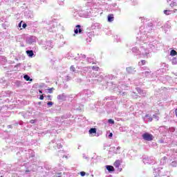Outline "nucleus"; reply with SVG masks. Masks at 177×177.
Instances as JSON below:
<instances>
[{"label":"nucleus","mask_w":177,"mask_h":177,"mask_svg":"<svg viewBox=\"0 0 177 177\" xmlns=\"http://www.w3.org/2000/svg\"><path fill=\"white\" fill-rule=\"evenodd\" d=\"M156 48L153 44H147L144 43L142 44L140 48L133 47L132 48V52L138 57H144L145 59H148L150 57V53Z\"/></svg>","instance_id":"obj_1"},{"label":"nucleus","mask_w":177,"mask_h":177,"mask_svg":"<svg viewBox=\"0 0 177 177\" xmlns=\"http://www.w3.org/2000/svg\"><path fill=\"white\" fill-rule=\"evenodd\" d=\"M168 172L169 171L167 170V168L158 167V169H154L153 175L155 177L165 176Z\"/></svg>","instance_id":"obj_2"},{"label":"nucleus","mask_w":177,"mask_h":177,"mask_svg":"<svg viewBox=\"0 0 177 177\" xmlns=\"http://www.w3.org/2000/svg\"><path fill=\"white\" fill-rule=\"evenodd\" d=\"M142 139L147 140V142H151L153 140V135L149 133H145L142 134Z\"/></svg>","instance_id":"obj_3"},{"label":"nucleus","mask_w":177,"mask_h":177,"mask_svg":"<svg viewBox=\"0 0 177 177\" xmlns=\"http://www.w3.org/2000/svg\"><path fill=\"white\" fill-rule=\"evenodd\" d=\"M26 42L31 45V44H34V42H37V37L30 36L26 39Z\"/></svg>","instance_id":"obj_4"},{"label":"nucleus","mask_w":177,"mask_h":177,"mask_svg":"<svg viewBox=\"0 0 177 177\" xmlns=\"http://www.w3.org/2000/svg\"><path fill=\"white\" fill-rule=\"evenodd\" d=\"M142 161H143L144 164H153V158H151L150 157L144 158Z\"/></svg>","instance_id":"obj_5"},{"label":"nucleus","mask_w":177,"mask_h":177,"mask_svg":"<svg viewBox=\"0 0 177 177\" xmlns=\"http://www.w3.org/2000/svg\"><path fill=\"white\" fill-rule=\"evenodd\" d=\"M85 59H86V56L85 55H81L80 57L77 59L75 58V60L78 61L76 63H84V60H85Z\"/></svg>","instance_id":"obj_6"},{"label":"nucleus","mask_w":177,"mask_h":177,"mask_svg":"<svg viewBox=\"0 0 177 177\" xmlns=\"http://www.w3.org/2000/svg\"><path fill=\"white\" fill-rule=\"evenodd\" d=\"M80 15H82L83 17H89L91 16V10H86V11L82 12Z\"/></svg>","instance_id":"obj_7"},{"label":"nucleus","mask_w":177,"mask_h":177,"mask_svg":"<svg viewBox=\"0 0 177 177\" xmlns=\"http://www.w3.org/2000/svg\"><path fill=\"white\" fill-rule=\"evenodd\" d=\"M53 48V44L51 41H47L46 44L45 49H52Z\"/></svg>","instance_id":"obj_8"},{"label":"nucleus","mask_w":177,"mask_h":177,"mask_svg":"<svg viewBox=\"0 0 177 177\" xmlns=\"http://www.w3.org/2000/svg\"><path fill=\"white\" fill-rule=\"evenodd\" d=\"M66 96L65 93H62V94L57 95L58 100H66Z\"/></svg>","instance_id":"obj_9"},{"label":"nucleus","mask_w":177,"mask_h":177,"mask_svg":"<svg viewBox=\"0 0 177 177\" xmlns=\"http://www.w3.org/2000/svg\"><path fill=\"white\" fill-rule=\"evenodd\" d=\"M77 28L75 29V34H78V32H80V34H81V32H82V30L81 29V26L77 25Z\"/></svg>","instance_id":"obj_10"},{"label":"nucleus","mask_w":177,"mask_h":177,"mask_svg":"<svg viewBox=\"0 0 177 177\" xmlns=\"http://www.w3.org/2000/svg\"><path fill=\"white\" fill-rule=\"evenodd\" d=\"M127 73H129V74H133L135 73V69L132 67H129L127 68Z\"/></svg>","instance_id":"obj_11"},{"label":"nucleus","mask_w":177,"mask_h":177,"mask_svg":"<svg viewBox=\"0 0 177 177\" xmlns=\"http://www.w3.org/2000/svg\"><path fill=\"white\" fill-rule=\"evenodd\" d=\"M108 21L109 23H111V21H114V15L113 14L108 15Z\"/></svg>","instance_id":"obj_12"},{"label":"nucleus","mask_w":177,"mask_h":177,"mask_svg":"<svg viewBox=\"0 0 177 177\" xmlns=\"http://www.w3.org/2000/svg\"><path fill=\"white\" fill-rule=\"evenodd\" d=\"M106 168L107 171H109V172H113V171H114V167H113L111 165H106Z\"/></svg>","instance_id":"obj_13"},{"label":"nucleus","mask_w":177,"mask_h":177,"mask_svg":"<svg viewBox=\"0 0 177 177\" xmlns=\"http://www.w3.org/2000/svg\"><path fill=\"white\" fill-rule=\"evenodd\" d=\"M26 53L29 57H32V56H34V51L32 50H26Z\"/></svg>","instance_id":"obj_14"},{"label":"nucleus","mask_w":177,"mask_h":177,"mask_svg":"<svg viewBox=\"0 0 177 177\" xmlns=\"http://www.w3.org/2000/svg\"><path fill=\"white\" fill-rule=\"evenodd\" d=\"M114 167L115 168H120V166L121 165V162H120V160H116L115 162H114Z\"/></svg>","instance_id":"obj_15"},{"label":"nucleus","mask_w":177,"mask_h":177,"mask_svg":"<svg viewBox=\"0 0 177 177\" xmlns=\"http://www.w3.org/2000/svg\"><path fill=\"white\" fill-rule=\"evenodd\" d=\"M171 64L173 65L177 64V58L176 57H173L171 59Z\"/></svg>","instance_id":"obj_16"},{"label":"nucleus","mask_w":177,"mask_h":177,"mask_svg":"<svg viewBox=\"0 0 177 177\" xmlns=\"http://www.w3.org/2000/svg\"><path fill=\"white\" fill-rule=\"evenodd\" d=\"M170 55H171V56H176V55H177L176 50H171L170 52Z\"/></svg>","instance_id":"obj_17"},{"label":"nucleus","mask_w":177,"mask_h":177,"mask_svg":"<svg viewBox=\"0 0 177 177\" xmlns=\"http://www.w3.org/2000/svg\"><path fill=\"white\" fill-rule=\"evenodd\" d=\"M137 91L140 93V95H142V96H145V92L142 91L140 88H137Z\"/></svg>","instance_id":"obj_18"},{"label":"nucleus","mask_w":177,"mask_h":177,"mask_svg":"<svg viewBox=\"0 0 177 177\" xmlns=\"http://www.w3.org/2000/svg\"><path fill=\"white\" fill-rule=\"evenodd\" d=\"M89 133H91V134H92V133H96V129H93V128L89 130Z\"/></svg>","instance_id":"obj_19"},{"label":"nucleus","mask_w":177,"mask_h":177,"mask_svg":"<svg viewBox=\"0 0 177 177\" xmlns=\"http://www.w3.org/2000/svg\"><path fill=\"white\" fill-rule=\"evenodd\" d=\"M151 73V71H150V70L145 71V77H149V75H150Z\"/></svg>","instance_id":"obj_20"},{"label":"nucleus","mask_w":177,"mask_h":177,"mask_svg":"<svg viewBox=\"0 0 177 177\" xmlns=\"http://www.w3.org/2000/svg\"><path fill=\"white\" fill-rule=\"evenodd\" d=\"M55 145H57V149H62V144L59 143L57 141L56 142Z\"/></svg>","instance_id":"obj_21"},{"label":"nucleus","mask_w":177,"mask_h":177,"mask_svg":"<svg viewBox=\"0 0 177 177\" xmlns=\"http://www.w3.org/2000/svg\"><path fill=\"white\" fill-rule=\"evenodd\" d=\"M144 64H146V60H142L139 62V66H144Z\"/></svg>","instance_id":"obj_22"},{"label":"nucleus","mask_w":177,"mask_h":177,"mask_svg":"<svg viewBox=\"0 0 177 177\" xmlns=\"http://www.w3.org/2000/svg\"><path fill=\"white\" fill-rule=\"evenodd\" d=\"M24 78L26 80V81H30V76H28V75H25Z\"/></svg>","instance_id":"obj_23"},{"label":"nucleus","mask_w":177,"mask_h":177,"mask_svg":"<svg viewBox=\"0 0 177 177\" xmlns=\"http://www.w3.org/2000/svg\"><path fill=\"white\" fill-rule=\"evenodd\" d=\"M145 118H147L148 121H153V119L149 115H145Z\"/></svg>","instance_id":"obj_24"},{"label":"nucleus","mask_w":177,"mask_h":177,"mask_svg":"<svg viewBox=\"0 0 177 177\" xmlns=\"http://www.w3.org/2000/svg\"><path fill=\"white\" fill-rule=\"evenodd\" d=\"M171 167H177V162H176V161H173V162L171 163Z\"/></svg>","instance_id":"obj_25"},{"label":"nucleus","mask_w":177,"mask_h":177,"mask_svg":"<svg viewBox=\"0 0 177 177\" xmlns=\"http://www.w3.org/2000/svg\"><path fill=\"white\" fill-rule=\"evenodd\" d=\"M109 124H114V120L113 119L108 120Z\"/></svg>","instance_id":"obj_26"},{"label":"nucleus","mask_w":177,"mask_h":177,"mask_svg":"<svg viewBox=\"0 0 177 177\" xmlns=\"http://www.w3.org/2000/svg\"><path fill=\"white\" fill-rule=\"evenodd\" d=\"M170 12H171V11H169V10H165L164 11L165 15H169Z\"/></svg>","instance_id":"obj_27"},{"label":"nucleus","mask_w":177,"mask_h":177,"mask_svg":"<svg viewBox=\"0 0 177 177\" xmlns=\"http://www.w3.org/2000/svg\"><path fill=\"white\" fill-rule=\"evenodd\" d=\"M70 69H71V71H73V72L75 71V67H74V66H71Z\"/></svg>","instance_id":"obj_28"},{"label":"nucleus","mask_w":177,"mask_h":177,"mask_svg":"<svg viewBox=\"0 0 177 177\" xmlns=\"http://www.w3.org/2000/svg\"><path fill=\"white\" fill-rule=\"evenodd\" d=\"M92 68L93 70H95V71H97V70H99V67L97 66H93Z\"/></svg>","instance_id":"obj_29"},{"label":"nucleus","mask_w":177,"mask_h":177,"mask_svg":"<svg viewBox=\"0 0 177 177\" xmlns=\"http://www.w3.org/2000/svg\"><path fill=\"white\" fill-rule=\"evenodd\" d=\"M166 159H167V157H165V156L163 157V158H162L160 160L161 164H164V162H162V161H165Z\"/></svg>","instance_id":"obj_30"},{"label":"nucleus","mask_w":177,"mask_h":177,"mask_svg":"<svg viewBox=\"0 0 177 177\" xmlns=\"http://www.w3.org/2000/svg\"><path fill=\"white\" fill-rule=\"evenodd\" d=\"M169 131H170V132H175V128L171 127V128H169Z\"/></svg>","instance_id":"obj_31"},{"label":"nucleus","mask_w":177,"mask_h":177,"mask_svg":"<svg viewBox=\"0 0 177 177\" xmlns=\"http://www.w3.org/2000/svg\"><path fill=\"white\" fill-rule=\"evenodd\" d=\"M86 174V173H85V171H81V172H80L81 176H85Z\"/></svg>","instance_id":"obj_32"},{"label":"nucleus","mask_w":177,"mask_h":177,"mask_svg":"<svg viewBox=\"0 0 177 177\" xmlns=\"http://www.w3.org/2000/svg\"><path fill=\"white\" fill-rule=\"evenodd\" d=\"M48 106H53V102H48L47 103Z\"/></svg>","instance_id":"obj_33"},{"label":"nucleus","mask_w":177,"mask_h":177,"mask_svg":"<svg viewBox=\"0 0 177 177\" xmlns=\"http://www.w3.org/2000/svg\"><path fill=\"white\" fill-rule=\"evenodd\" d=\"M55 88H51L48 89V93H52V91H53Z\"/></svg>","instance_id":"obj_34"},{"label":"nucleus","mask_w":177,"mask_h":177,"mask_svg":"<svg viewBox=\"0 0 177 177\" xmlns=\"http://www.w3.org/2000/svg\"><path fill=\"white\" fill-rule=\"evenodd\" d=\"M30 124H35V120H31L30 121Z\"/></svg>","instance_id":"obj_35"},{"label":"nucleus","mask_w":177,"mask_h":177,"mask_svg":"<svg viewBox=\"0 0 177 177\" xmlns=\"http://www.w3.org/2000/svg\"><path fill=\"white\" fill-rule=\"evenodd\" d=\"M153 118L157 119V121H158V117H157V115H153Z\"/></svg>","instance_id":"obj_36"},{"label":"nucleus","mask_w":177,"mask_h":177,"mask_svg":"<svg viewBox=\"0 0 177 177\" xmlns=\"http://www.w3.org/2000/svg\"><path fill=\"white\" fill-rule=\"evenodd\" d=\"M22 27H23V28H26L27 27V24H24L22 25Z\"/></svg>","instance_id":"obj_37"},{"label":"nucleus","mask_w":177,"mask_h":177,"mask_svg":"<svg viewBox=\"0 0 177 177\" xmlns=\"http://www.w3.org/2000/svg\"><path fill=\"white\" fill-rule=\"evenodd\" d=\"M109 138H113V133H109Z\"/></svg>","instance_id":"obj_38"},{"label":"nucleus","mask_w":177,"mask_h":177,"mask_svg":"<svg viewBox=\"0 0 177 177\" xmlns=\"http://www.w3.org/2000/svg\"><path fill=\"white\" fill-rule=\"evenodd\" d=\"M56 142V140H53L50 143V145H53V144H55Z\"/></svg>","instance_id":"obj_39"},{"label":"nucleus","mask_w":177,"mask_h":177,"mask_svg":"<svg viewBox=\"0 0 177 177\" xmlns=\"http://www.w3.org/2000/svg\"><path fill=\"white\" fill-rule=\"evenodd\" d=\"M39 99H40V100H44V95H41Z\"/></svg>","instance_id":"obj_40"},{"label":"nucleus","mask_w":177,"mask_h":177,"mask_svg":"<svg viewBox=\"0 0 177 177\" xmlns=\"http://www.w3.org/2000/svg\"><path fill=\"white\" fill-rule=\"evenodd\" d=\"M87 93H89L91 91L89 90L86 91Z\"/></svg>","instance_id":"obj_41"},{"label":"nucleus","mask_w":177,"mask_h":177,"mask_svg":"<svg viewBox=\"0 0 177 177\" xmlns=\"http://www.w3.org/2000/svg\"><path fill=\"white\" fill-rule=\"evenodd\" d=\"M115 154H118V153H120V152H118V151H115Z\"/></svg>","instance_id":"obj_42"},{"label":"nucleus","mask_w":177,"mask_h":177,"mask_svg":"<svg viewBox=\"0 0 177 177\" xmlns=\"http://www.w3.org/2000/svg\"><path fill=\"white\" fill-rule=\"evenodd\" d=\"M19 27H21V23L19 24Z\"/></svg>","instance_id":"obj_43"},{"label":"nucleus","mask_w":177,"mask_h":177,"mask_svg":"<svg viewBox=\"0 0 177 177\" xmlns=\"http://www.w3.org/2000/svg\"><path fill=\"white\" fill-rule=\"evenodd\" d=\"M48 99H50V95L47 96Z\"/></svg>","instance_id":"obj_44"},{"label":"nucleus","mask_w":177,"mask_h":177,"mask_svg":"<svg viewBox=\"0 0 177 177\" xmlns=\"http://www.w3.org/2000/svg\"><path fill=\"white\" fill-rule=\"evenodd\" d=\"M39 93H42V91L39 90Z\"/></svg>","instance_id":"obj_45"},{"label":"nucleus","mask_w":177,"mask_h":177,"mask_svg":"<svg viewBox=\"0 0 177 177\" xmlns=\"http://www.w3.org/2000/svg\"><path fill=\"white\" fill-rule=\"evenodd\" d=\"M120 149H121L120 147H118V148H117V150H120Z\"/></svg>","instance_id":"obj_46"},{"label":"nucleus","mask_w":177,"mask_h":177,"mask_svg":"<svg viewBox=\"0 0 177 177\" xmlns=\"http://www.w3.org/2000/svg\"><path fill=\"white\" fill-rule=\"evenodd\" d=\"M49 31L52 32V31H53V30H52V29H49Z\"/></svg>","instance_id":"obj_47"},{"label":"nucleus","mask_w":177,"mask_h":177,"mask_svg":"<svg viewBox=\"0 0 177 177\" xmlns=\"http://www.w3.org/2000/svg\"><path fill=\"white\" fill-rule=\"evenodd\" d=\"M169 1H171V0H167V2H169Z\"/></svg>","instance_id":"obj_48"},{"label":"nucleus","mask_w":177,"mask_h":177,"mask_svg":"<svg viewBox=\"0 0 177 177\" xmlns=\"http://www.w3.org/2000/svg\"><path fill=\"white\" fill-rule=\"evenodd\" d=\"M84 158H86V156H84Z\"/></svg>","instance_id":"obj_49"},{"label":"nucleus","mask_w":177,"mask_h":177,"mask_svg":"<svg viewBox=\"0 0 177 177\" xmlns=\"http://www.w3.org/2000/svg\"><path fill=\"white\" fill-rule=\"evenodd\" d=\"M57 177H60V176H57Z\"/></svg>","instance_id":"obj_50"}]
</instances>
